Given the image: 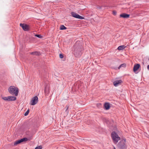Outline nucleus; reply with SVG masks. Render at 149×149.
<instances>
[{"instance_id":"obj_1","label":"nucleus","mask_w":149,"mask_h":149,"mask_svg":"<svg viewBox=\"0 0 149 149\" xmlns=\"http://www.w3.org/2000/svg\"><path fill=\"white\" fill-rule=\"evenodd\" d=\"M8 91L9 93L13 95L17 96L18 93V89L13 86H10L8 88Z\"/></svg>"},{"instance_id":"obj_2","label":"nucleus","mask_w":149,"mask_h":149,"mask_svg":"<svg viewBox=\"0 0 149 149\" xmlns=\"http://www.w3.org/2000/svg\"><path fill=\"white\" fill-rule=\"evenodd\" d=\"M111 137L113 142L115 144H116L118 141L120 140V137L115 132H113L112 133Z\"/></svg>"},{"instance_id":"obj_3","label":"nucleus","mask_w":149,"mask_h":149,"mask_svg":"<svg viewBox=\"0 0 149 149\" xmlns=\"http://www.w3.org/2000/svg\"><path fill=\"white\" fill-rule=\"evenodd\" d=\"M28 139L26 138H24L20 140L16 141L14 142V146H16L21 143L27 141Z\"/></svg>"},{"instance_id":"obj_4","label":"nucleus","mask_w":149,"mask_h":149,"mask_svg":"<svg viewBox=\"0 0 149 149\" xmlns=\"http://www.w3.org/2000/svg\"><path fill=\"white\" fill-rule=\"evenodd\" d=\"M38 101V98L37 96H36L33 97L30 103V104L31 105H33L36 104Z\"/></svg>"},{"instance_id":"obj_5","label":"nucleus","mask_w":149,"mask_h":149,"mask_svg":"<svg viewBox=\"0 0 149 149\" xmlns=\"http://www.w3.org/2000/svg\"><path fill=\"white\" fill-rule=\"evenodd\" d=\"M20 26L25 31H28L29 29V26L26 24L21 23L20 24Z\"/></svg>"},{"instance_id":"obj_6","label":"nucleus","mask_w":149,"mask_h":149,"mask_svg":"<svg viewBox=\"0 0 149 149\" xmlns=\"http://www.w3.org/2000/svg\"><path fill=\"white\" fill-rule=\"evenodd\" d=\"M72 16L78 19H84V18L82 16H80L77 13L75 12H72L71 13Z\"/></svg>"},{"instance_id":"obj_7","label":"nucleus","mask_w":149,"mask_h":149,"mask_svg":"<svg viewBox=\"0 0 149 149\" xmlns=\"http://www.w3.org/2000/svg\"><path fill=\"white\" fill-rule=\"evenodd\" d=\"M122 82L121 80H116L114 81L113 84L115 86H117L118 85L120 84Z\"/></svg>"},{"instance_id":"obj_8","label":"nucleus","mask_w":149,"mask_h":149,"mask_svg":"<svg viewBox=\"0 0 149 149\" xmlns=\"http://www.w3.org/2000/svg\"><path fill=\"white\" fill-rule=\"evenodd\" d=\"M140 66V65L139 64L135 65L133 68V71L135 72L139 68Z\"/></svg>"},{"instance_id":"obj_9","label":"nucleus","mask_w":149,"mask_h":149,"mask_svg":"<svg viewBox=\"0 0 149 149\" xmlns=\"http://www.w3.org/2000/svg\"><path fill=\"white\" fill-rule=\"evenodd\" d=\"M50 88L48 85H46L45 88L44 92L45 93L48 94L49 92Z\"/></svg>"},{"instance_id":"obj_10","label":"nucleus","mask_w":149,"mask_h":149,"mask_svg":"<svg viewBox=\"0 0 149 149\" xmlns=\"http://www.w3.org/2000/svg\"><path fill=\"white\" fill-rule=\"evenodd\" d=\"M130 15L123 13L120 15V17L123 18H128L130 16Z\"/></svg>"},{"instance_id":"obj_11","label":"nucleus","mask_w":149,"mask_h":149,"mask_svg":"<svg viewBox=\"0 0 149 149\" xmlns=\"http://www.w3.org/2000/svg\"><path fill=\"white\" fill-rule=\"evenodd\" d=\"M8 101H15L16 99V98L14 96H8Z\"/></svg>"},{"instance_id":"obj_12","label":"nucleus","mask_w":149,"mask_h":149,"mask_svg":"<svg viewBox=\"0 0 149 149\" xmlns=\"http://www.w3.org/2000/svg\"><path fill=\"white\" fill-rule=\"evenodd\" d=\"M104 107L106 110H108L110 108V105L109 103H106L104 104Z\"/></svg>"},{"instance_id":"obj_13","label":"nucleus","mask_w":149,"mask_h":149,"mask_svg":"<svg viewBox=\"0 0 149 149\" xmlns=\"http://www.w3.org/2000/svg\"><path fill=\"white\" fill-rule=\"evenodd\" d=\"M125 47H126L125 45H121L119 46L117 49L118 50H123L124 49Z\"/></svg>"},{"instance_id":"obj_14","label":"nucleus","mask_w":149,"mask_h":149,"mask_svg":"<svg viewBox=\"0 0 149 149\" xmlns=\"http://www.w3.org/2000/svg\"><path fill=\"white\" fill-rule=\"evenodd\" d=\"M69 108V106L67 105L66 106V107L64 108V109H65V112L66 113V114H68V109Z\"/></svg>"},{"instance_id":"obj_15","label":"nucleus","mask_w":149,"mask_h":149,"mask_svg":"<svg viewBox=\"0 0 149 149\" xmlns=\"http://www.w3.org/2000/svg\"><path fill=\"white\" fill-rule=\"evenodd\" d=\"M126 66V64L125 63H123L121 64L118 68V69H120V68L122 67H125Z\"/></svg>"},{"instance_id":"obj_16","label":"nucleus","mask_w":149,"mask_h":149,"mask_svg":"<svg viewBox=\"0 0 149 149\" xmlns=\"http://www.w3.org/2000/svg\"><path fill=\"white\" fill-rule=\"evenodd\" d=\"M122 143H123V144L122 145V146H124L125 145V143H126V140L125 139H124L121 140V141L120 142V144Z\"/></svg>"},{"instance_id":"obj_17","label":"nucleus","mask_w":149,"mask_h":149,"mask_svg":"<svg viewBox=\"0 0 149 149\" xmlns=\"http://www.w3.org/2000/svg\"><path fill=\"white\" fill-rule=\"evenodd\" d=\"M66 29L67 28L63 25H61L60 28V29L61 30Z\"/></svg>"},{"instance_id":"obj_18","label":"nucleus","mask_w":149,"mask_h":149,"mask_svg":"<svg viewBox=\"0 0 149 149\" xmlns=\"http://www.w3.org/2000/svg\"><path fill=\"white\" fill-rule=\"evenodd\" d=\"M2 98L4 100L6 101H8V97H2Z\"/></svg>"},{"instance_id":"obj_19","label":"nucleus","mask_w":149,"mask_h":149,"mask_svg":"<svg viewBox=\"0 0 149 149\" xmlns=\"http://www.w3.org/2000/svg\"><path fill=\"white\" fill-rule=\"evenodd\" d=\"M29 112V109H28L25 113L24 116H26L28 115Z\"/></svg>"},{"instance_id":"obj_20","label":"nucleus","mask_w":149,"mask_h":149,"mask_svg":"<svg viewBox=\"0 0 149 149\" xmlns=\"http://www.w3.org/2000/svg\"><path fill=\"white\" fill-rule=\"evenodd\" d=\"M35 36L40 38H41L42 37V36L40 35H36Z\"/></svg>"},{"instance_id":"obj_21","label":"nucleus","mask_w":149,"mask_h":149,"mask_svg":"<svg viewBox=\"0 0 149 149\" xmlns=\"http://www.w3.org/2000/svg\"><path fill=\"white\" fill-rule=\"evenodd\" d=\"M42 147L41 146H39L36 147L35 149H42Z\"/></svg>"},{"instance_id":"obj_22","label":"nucleus","mask_w":149,"mask_h":149,"mask_svg":"<svg viewBox=\"0 0 149 149\" xmlns=\"http://www.w3.org/2000/svg\"><path fill=\"white\" fill-rule=\"evenodd\" d=\"M116 13H117V12L116 11H115V10L113 11V15H116Z\"/></svg>"},{"instance_id":"obj_23","label":"nucleus","mask_w":149,"mask_h":149,"mask_svg":"<svg viewBox=\"0 0 149 149\" xmlns=\"http://www.w3.org/2000/svg\"><path fill=\"white\" fill-rule=\"evenodd\" d=\"M59 57L61 58H63V55L62 54H59Z\"/></svg>"},{"instance_id":"obj_24","label":"nucleus","mask_w":149,"mask_h":149,"mask_svg":"<svg viewBox=\"0 0 149 149\" xmlns=\"http://www.w3.org/2000/svg\"><path fill=\"white\" fill-rule=\"evenodd\" d=\"M37 53V52H32L31 54H36Z\"/></svg>"},{"instance_id":"obj_25","label":"nucleus","mask_w":149,"mask_h":149,"mask_svg":"<svg viewBox=\"0 0 149 149\" xmlns=\"http://www.w3.org/2000/svg\"><path fill=\"white\" fill-rule=\"evenodd\" d=\"M147 69L149 70V65L147 66Z\"/></svg>"},{"instance_id":"obj_26","label":"nucleus","mask_w":149,"mask_h":149,"mask_svg":"<svg viewBox=\"0 0 149 149\" xmlns=\"http://www.w3.org/2000/svg\"><path fill=\"white\" fill-rule=\"evenodd\" d=\"M113 149H116L115 148V147H114V148H113Z\"/></svg>"},{"instance_id":"obj_27","label":"nucleus","mask_w":149,"mask_h":149,"mask_svg":"<svg viewBox=\"0 0 149 149\" xmlns=\"http://www.w3.org/2000/svg\"><path fill=\"white\" fill-rule=\"evenodd\" d=\"M148 60L149 61V58H148Z\"/></svg>"}]
</instances>
